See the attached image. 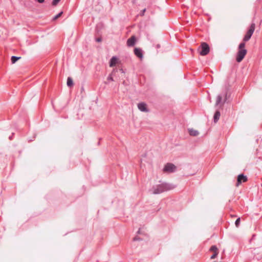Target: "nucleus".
Here are the masks:
<instances>
[{
    "label": "nucleus",
    "mask_w": 262,
    "mask_h": 262,
    "mask_svg": "<svg viewBox=\"0 0 262 262\" xmlns=\"http://www.w3.org/2000/svg\"><path fill=\"white\" fill-rule=\"evenodd\" d=\"M176 186L172 184L162 183L160 184L154 186L150 189V191L152 194H158L173 189Z\"/></svg>",
    "instance_id": "obj_1"
},
{
    "label": "nucleus",
    "mask_w": 262,
    "mask_h": 262,
    "mask_svg": "<svg viewBox=\"0 0 262 262\" xmlns=\"http://www.w3.org/2000/svg\"><path fill=\"white\" fill-rule=\"evenodd\" d=\"M254 30L255 24L252 23L250 26V29H249V30L248 31V32H247L246 34L245 35L243 38L244 41H247L251 38L253 33H254Z\"/></svg>",
    "instance_id": "obj_2"
},
{
    "label": "nucleus",
    "mask_w": 262,
    "mask_h": 262,
    "mask_svg": "<svg viewBox=\"0 0 262 262\" xmlns=\"http://www.w3.org/2000/svg\"><path fill=\"white\" fill-rule=\"evenodd\" d=\"M200 49V54L202 56H205L208 54L210 51V48L209 45L206 42H203L201 43Z\"/></svg>",
    "instance_id": "obj_3"
},
{
    "label": "nucleus",
    "mask_w": 262,
    "mask_h": 262,
    "mask_svg": "<svg viewBox=\"0 0 262 262\" xmlns=\"http://www.w3.org/2000/svg\"><path fill=\"white\" fill-rule=\"evenodd\" d=\"M247 51L246 49L245 50H238L236 60L237 62H240L245 56Z\"/></svg>",
    "instance_id": "obj_4"
},
{
    "label": "nucleus",
    "mask_w": 262,
    "mask_h": 262,
    "mask_svg": "<svg viewBox=\"0 0 262 262\" xmlns=\"http://www.w3.org/2000/svg\"><path fill=\"white\" fill-rule=\"evenodd\" d=\"M176 169V167L174 164L172 163H167L164 166L163 170L164 171L172 172L174 171Z\"/></svg>",
    "instance_id": "obj_5"
},
{
    "label": "nucleus",
    "mask_w": 262,
    "mask_h": 262,
    "mask_svg": "<svg viewBox=\"0 0 262 262\" xmlns=\"http://www.w3.org/2000/svg\"><path fill=\"white\" fill-rule=\"evenodd\" d=\"M247 181V177L246 176H245L244 174L242 173L238 176L237 180V184L236 185L238 186L242 182H245Z\"/></svg>",
    "instance_id": "obj_6"
},
{
    "label": "nucleus",
    "mask_w": 262,
    "mask_h": 262,
    "mask_svg": "<svg viewBox=\"0 0 262 262\" xmlns=\"http://www.w3.org/2000/svg\"><path fill=\"white\" fill-rule=\"evenodd\" d=\"M138 109L143 112H147L148 110L147 108V105L144 102L139 103L138 104Z\"/></svg>",
    "instance_id": "obj_7"
},
{
    "label": "nucleus",
    "mask_w": 262,
    "mask_h": 262,
    "mask_svg": "<svg viewBox=\"0 0 262 262\" xmlns=\"http://www.w3.org/2000/svg\"><path fill=\"white\" fill-rule=\"evenodd\" d=\"M136 37L135 36H132L129 38L127 40V45L128 47H133L135 45L136 43Z\"/></svg>",
    "instance_id": "obj_8"
},
{
    "label": "nucleus",
    "mask_w": 262,
    "mask_h": 262,
    "mask_svg": "<svg viewBox=\"0 0 262 262\" xmlns=\"http://www.w3.org/2000/svg\"><path fill=\"white\" fill-rule=\"evenodd\" d=\"M134 53L138 57L142 59L143 58V53L142 51L140 48H136L134 49Z\"/></svg>",
    "instance_id": "obj_9"
},
{
    "label": "nucleus",
    "mask_w": 262,
    "mask_h": 262,
    "mask_svg": "<svg viewBox=\"0 0 262 262\" xmlns=\"http://www.w3.org/2000/svg\"><path fill=\"white\" fill-rule=\"evenodd\" d=\"M117 61V58L116 56H113L110 60V66L113 67L115 66Z\"/></svg>",
    "instance_id": "obj_10"
},
{
    "label": "nucleus",
    "mask_w": 262,
    "mask_h": 262,
    "mask_svg": "<svg viewBox=\"0 0 262 262\" xmlns=\"http://www.w3.org/2000/svg\"><path fill=\"white\" fill-rule=\"evenodd\" d=\"M220 116H221L220 112L219 111H216L214 115V117H213L214 122L215 123L219 121Z\"/></svg>",
    "instance_id": "obj_11"
},
{
    "label": "nucleus",
    "mask_w": 262,
    "mask_h": 262,
    "mask_svg": "<svg viewBox=\"0 0 262 262\" xmlns=\"http://www.w3.org/2000/svg\"><path fill=\"white\" fill-rule=\"evenodd\" d=\"M117 72V70L116 69H113V71L112 72L111 74H110L107 77V80L110 81H113V76L114 75V74Z\"/></svg>",
    "instance_id": "obj_12"
},
{
    "label": "nucleus",
    "mask_w": 262,
    "mask_h": 262,
    "mask_svg": "<svg viewBox=\"0 0 262 262\" xmlns=\"http://www.w3.org/2000/svg\"><path fill=\"white\" fill-rule=\"evenodd\" d=\"M67 85L69 87L73 86V79L71 77H68L67 80Z\"/></svg>",
    "instance_id": "obj_13"
},
{
    "label": "nucleus",
    "mask_w": 262,
    "mask_h": 262,
    "mask_svg": "<svg viewBox=\"0 0 262 262\" xmlns=\"http://www.w3.org/2000/svg\"><path fill=\"white\" fill-rule=\"evenodd\" d=\"M189 133L190 135L196 136L199 135L198 131L196 130H194L193 129H190L189 130Z\"/></svg>",
    "instance_id": "obj_14"
},
{
    "label": "nucleus",
    "mask_w": 262,
    "mask_h": 262,
    "mask_svg": "<svg viewBox=\"0 0 262 262\" xmlns=\"http://www.w3.org/2000/svg\"><path fill=\"white\" fill-rule=\"evenodd\" d=\"M222 100V96L221 95H219L216 97L215 105H219L221 102Z\"/></svg>",
    "instance_id": "obj_15"
},
{
    "label": "nucleus",
    "mask_w": 262,
    "mask_h": 262,
    "mask_svg": "<svg viewBox=\"0 0 262 262\" xmlns=\"http://www.w3.org/2000/svg\"><path fill=\"white\" fill-rule=\"evenodd\" d=\"M20 58V57H17V56H12L11 57V62H12V63H15Z\"/></svg>",
    "instance_id": "obj_16"
},
{
    "label": "nucleus",
    "mask_w": 262,
    "mask_h": 262,
    "mask_svg": "<svg viewBox=\"0 0 262 262\" xmlns=\"http://www.w3.org/2000/svg\"><path fill=\"white\" fill-rule=\"evenodd\" d=\"M245 46V43L244 42H241L238 46V49L239 50H245L244 48Z\"/></svg>",
    "instance_id": "obj_17"
},
{
    "label": "nucleus",
    "mask_w": 262,
    "mask_h": 262,
    "mask_svg": "<svg viewBox=\"0 0 262 262\" xmlns=\"http://www.w3.org/2000/svg\"><path fill=\"white\" fill-rule=\"evenodd\" d=\"M63 13V12L61 11L60 12V13H59L58 14H57V15H56L53 18V20H55L56 19H57L58 18H59V17L61 16V14Z\"/></svg>",
    "instance_id": "obj_18"
},
{
    "label": "nucleus",
    "mask_w": 262,
    "mask_h": 262,
    "mask_svg": "<svg viewBox=\"0 0 262 262\" xmlns=\"http://www.w3.org/2000/svg\"><path fill=\"white\" fill-rule=\"evenodd\" d=\"M239 224H240V217H238L236 220V221L235 222V224L236 227H238V225H239Z\"/></svg>",
    "instance_id": "obj_19"
},
{
    "label": "nucleus",
    "mask_w": 262,
    "mask_h": 262,
    "mask_svg": "<svg viewBox=\"0 0 262 262\" xmlns=\"http://www.w3.org/2000/svg\"><path fill=\"white\" fill-rule=\"evenodd\" d=\"M60 0H53L52 4L53 6H56L59 3Z\"/></svg>",
    "instance_id": "obj_20"
},
{
    "label": "nucleus",
    "mask_w": 262,
    "mask_h": 262,
    "mask_svg": "<svg viewBox=\"0 0 262 262\" xmlns=\"http://www.w3.org/2000/svg\"><path fill=\"white\" fill-rule=\"evenodd\" d=\"M210 250H211V251H214V252H215V251H217V247L215 246H212L210 248Z\"/></svg>",
    "instance_id": "obj_21"
},
{
    "label": "nucleus",
    "mask_w": 262,
    "mask_h": 262,
    "mask_svg": "<svg viewBox=\"0 0 262 262\" xmlns=\"http://www.w3.org/2000/svg\"><path fill=\"white\" fill-rule=\"evenodd\" d=\"M217 251H215L214 254L213 255H211V259H214L216 257V256H217Z\"/></svg>",
    "instance_id": "obj_22"
},
{
    "label": "nucleus",
    "mask_w": 262,
    "mask_h": 262,
    "mask_svg": "<svg viewBox=\"0 0 262 262\" xmlns=\"http://www.w3.org/2000/svg\"><path fill=\"white\" fill-rule=\"evenodd\" d=\"M141 240L140 238L139 237H135L134 238V241H140Z\"/></svg>",
    "instance_id": "obj_23"
},
{
    "label": "nucleus",
    "mask_w": 262,
    "mask_h": 262,
    "mask_svg": "<svg viewBox=\"0 0 262 262\" xmlns=\"http://www.w3.org/2000/svg\"><path fill=\"white\" fill-rule=\"evenodd\" d=\"M96 40L97 42H100V41H101L102 39L101 38H96Z\"/></svg>",
    "instance_id": "obj_24"
},
{
    "label": "nucleus",
    "mask_w": 262,
    "mask_h": 262,
    "mask_svg": "<svg viewBox=\"0 0 262 262\" xmlns=\"http://www.w3.org/2000/svg\"><path fill=\"white\" fill-rule=\"evenodd\" d=\"M37 2L39 3H42L44 2L45 0H37Z\"/></svg>",
    "instance_id": "obj_25"
},
{
    "label": "nucleus",
    "mask_w": 262,
    "mask_h": 262,
    "mask_svg": "<svg viewBox=\"0 0 262 262\" xmlns=\"http://www.w3.org/2000/svg\"><path fill=\"white\" fill-rule=\"evenodd\" d=\"M145 11H146V9H143L142 11L141 15H144V13L145 12Z\"/></svg>",
    "instance_id": "obj_26"
},
{
    "label": "nucleus",
    "mask_w": 262,
    "mask_h": 262,
    "mask_svg": "<svg viewBox=\"0 0 262 262\" xmlns=\"http://www.w3.org/2000/svg\"><path fill=\"white\" fill-rule=\"evenodd\" d=\"M120 71H121V73H124L123 69H120Z\"/></svg>",
    "instance_id": "obj_27"
},
{
    "label": "nucleus",
    "mask_w": 262,
    "mask_h": 262,
    "mask_svg": "<svg viewBox=\"0 0 262 262\" xmlns=\"http://www.w3.org/2000/svg\"><path fill=\"white\" fill-rule=\"evenodd\" d=\"M9 139L10 140H12V136H10L9 137Z\"/></svg>",
    "instance_id": "obj_28"
},
{
    "label": "nucleus",
    "mask_w": 262,
    "mask_h": 262,
    "mask_svg": "<svg viewBox=\"0 0 262 262\" xmlns=\"http://www.w3.org/2000/svg\"><path fill=\"white\" fill-rule=\"evenodd\" d=\"M225 96H226V98H225V100H224L225 101H226V99H227V98H226L227 94H226V95H225Z\"/></svg>",
    "instance_id": "obj_29"
},
{
    "label": "nucleus",
    "mask_w": 262,
    "mask_h": 262,
    "mask_svg": "<svg viewBox=\"0 0 262 262\" xmlns=\"http://www.w3.org/2000/svg\"><path fill=\"white\" fill-rule=\"evenodd\" d=\"M138 233H140V230H139L138 231Z\"/></svg>",
    "instance_id": "obj_30"
}]
</instances>
